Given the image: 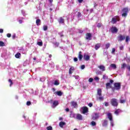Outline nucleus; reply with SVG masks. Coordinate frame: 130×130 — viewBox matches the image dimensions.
<instances>
[{
    "instance_id": "nucleus-1",
    "label": "nucleus",
    "mask_w": 130,
    "mask_h": 130,
    "mask_svg": "<svg viewBox=\"0 0 130 130\" xmlns=\"http://www.w3.org/2000/svg\"><path fill=\"white\" fill-rule=\"evenodd\" d=\"M122 17H124V18H126V17L127 16V14H128V8L127 7H125V8H123L122 9Z\"/></svg>"
},
{
    "instance_id": "nucleus-2",
    "label": "nucleus",
    "mask_w": 130,
    "mask_h": 130,
    "mask_svg": "<svg viewBox=\"0 0 130 130\" xmlns=\"http://www.w3.org/2000/svg\"><path fill=\"white\" fill-rule=\"evenodd\" d=\"M111 104L114 107L118 106V103H117V100L116 99H112L111 100Z\"/></svg>"
},
{
    "instance_id": "nucleus-3",
    "label": "nucleus",
    "mask_w": 130,
    "mask_h": 130,
    "mask_svg": "<svg viewBox=\"0 0 130 130\" xmlns=\"http://www.w3.org/2000/svg\"><path fill=\"white\" fill-rule=\"evenodd\" d=\"M120 20L119 19V16H115V17H113L112 18V20L111 21V23H112V24H115V23H116V22L119 21Z\"/></svg>"
},
{
    "instance_id": "nucleus-4",
    "label": "nucleus",
    "mask_w": 130,
    "mask_h": 130,
    "mask_svg": "<svg viewBox=\"0 0 130 130\" xmlns=\"http://www.w3.org/2000/svg\"><path fill=\"white\" fill-rule=\"evenodd\" d=\"M114 86L115 90H120V88H121V84H120V83L116 82L114 84Z\"/></svg>"
},
{
    "instance_id": "nucleus-5",
    "label": "nucleus",
    "mask_w": 130,
    "mask_h": 130,
    "mask_svg": "<svg viewBox=\"0 0 130 130\" xmlns=\"http://www.w3.org/2000/svg\"><path fill=\"white\" fill-rule=\"evenodd\" d=\"M110 31L111 33H112L113 34H114L118 32V29H117V27L115 26H112L110 29Z\"/></svg>"
},
{
    "instance_id": "nucleus-6",
    "label": "nucleus",
    "mask_w": 130,
    "mask_h": 130,
    "mask_svg": "<svg viewBox=\"0 0 130 130\" xmlns=\"http://www.w3.org/2000/svg\"><path fill=\"white\" fill-rule=\"evenodd\" d=\"M70 104L73 108L77 109L78 107V103H77V102L72 101L71 102Z\"/></svg>"
},
{
    "instance_id": "nucleus-7",
    "label": "nucleus",
    "mask_w": 130,
    "mask_h": 130,
    "mask_svg": "<svg viewBox=\"0 0 130 130\" xmlns=\"http://www.w3.org/2000/svg\"><path fill=\"white\" fill-rule=\"evenodd\" d=\"M81 109L82 110L83 114H86V113H88V112H89V109L87 107H83L81 108Z\"/></svg>"
},
{
    "instance_id": "nucleus-8",
    "label": "nucleus",
    "mask_w": 130,
    "mask_h": 130,
    "mask_svg": "<svg viewBox=\"0 0 130 130\" xmlns=\"http://www.w3.org/2000/svg\"><path fill=\"white\" fill-rule=\"evenodd\" d=\"M125 40V36L124 35H119L118 36V41H123V40Z\"/></svg>"
},
{
    "instance_id": "nucleus-9",
    "label": "nucleus",
    "mask_w": 130,
    "mask_h": 130,
    "mask_svg": "<svg viewBox=\"0 0 130 130\" xmlns=\"http://www.w3.org/2000/svg\"><path fill=\"white\" fill-rule=\"evenodd\" d=\"M85 35H86V37H85L86 40H92V34H91V33L87 32Z\"/></svg>"
},
{
    "instance_id": "nucleus-10",
    "label": "nucleus",
    "mask_w": 130,
    "mask_h": 130,
    "mask_svg": "<svg viewBox=\"0 0 130 130\" xmlns=\"http://www.w3.org/2000/svg\"><path fill=\"white\" fill-rule=\"evenodd\" d=\"M99 118V113H95L92 117V119L93 120H97Z\"/></svg>"
},
{
    "instance_id": "nucleus-11",
    "label": "nucleus",
    "mask_w": 130,
    "mask_h": 130,
    "mask_svg": "<svg viewBox=\"0 0 130 130\" xmlns=\"http://www.w3.org/2000/svg\"><path fill=\"white\" fill-rule=\"evenodd\" d=\"M76 119L78 120H83V116L80 114H77L76 115Z\"/></svg>"
},
{
    "instance_id": "nucleus-12",
    "label": "nucleus",
    "mask_w": 130,
    "mask_h": 130,
    "mask_svg": "<svg viewBox=\"0 0 130 130\" xmlns=\"http://www.w3.org/2000/svg\"><path fill=\"white\" fill-rule=\"evenodd\" d=\"M108 124V120L105 119L103 121L102 125L103 126H107Z\"/></svg>"
},
{
    "instance_id": "nucleus-13",
    "label": "nucleus",
    "mask_w": 130,
    "mask_h": 130,
    "mask_svg": "<svg viewBox=\"0 0 130 130\" xmlns=\"http://www.w3.org/2000/svg\"><path fill=\"white\" fill-rule=\"evenodd\" d=\"M58 22L59 23V24H63V23H64V19H63L62 17H60L58 19Z\"/></svg>"
},
{
    "instance_id": "nucleus-14",
    "label": "nucleus",
    "mask_w": 130,
    "mask_h": 130,
    "mask_svg": "<svg viewBox=\"0 0 130 130\" xmlns=\"http://www.w3.org/2000/svg\"><path fill=\"white\" fill-rule=\"evenodd\" d=\"M100 47H101V43H98L94 46V48L95 50H98V49H99Z\"/></svg>"
},
{
    "instance_id": "nucleus-15",
    "label": "nucleus",
    "mask_w": 130,
    "mask_h": 130,
    "mask_svg": "<svg viewBox=\"0 0 130 130\" xmlns=\"http://www.w3.org/2000/svg\"><path fill=\"white\" fill-rule=\"evenodd\" d=\"M83 58L84 59V60H90V56H89L88 55H86V54H84L83 56Z\"/></svg>"
},
{
    "instance_id": "nucleus-16",
    "label": "nucleus",
    "mask_w": 130,
    "mask_h": 130,
    "mask_svg": "<svg viewBox=\"0 0 130 130\" xmlns=\"http://www.w3.org/2000/svg\"><path fill=\"white\" fill-rule=\"evenodd\" d=\"M98 68L102 72H105V66H104L103 65H100V66H98Z\"/></svg>"
},
{
    "instance_id": "nucleus-17",
    "label": "nucleus",
    "mask_w": 130,
    "mask_h": 130,
    "mask_svg": "<svg viewBox=\"0 0 130 130\" xmlns=\"http://www.w3.org/2000/svg\"><path fill=\"white\" fill-rule=\"evenodd\" d=\"M78 58H79V60H80V61L82 60V59H83V55L82 54V51L79 52Z\"/></svg>"
},
{
    "instance_id": "nucleus-18",
    "label": "nucleus",
    "mask_w": 130,
    "mask_h": 130,
    "mask_svg": "<svg viewBox=\"0 0 130 130\" xmlns=\"http://www.w3.org/2000/svg\"><path fill=\"white\" fill-rule=\"evenodd\" d=\"M106 88L107 90H108V89H110V88H111V83L110 82L107 83L106 84Z\"/></svg>"
},
{
    "instance_id": "nucleus-19",
    "label": "nucleus",
    "mask_w": 130,
    "mask_h": 130,
    "mask_svg": "<svg viewBox=\"0 0 130 130\" xmlns=\"http://www.w3.org/2000/svg\"><path fill=\"white\" fill-rule=\"evenodd\" d=\"M66 122H63V121H60L59 123V125L60 127H61V128H62V127H63V126L66 125Z\"/></svg>"
},
{
    "instance_id": "nucleus-20",
    "label": "nucleus",
    "mask_w": 130,
    "mask_h": 130,
    "mask_svg": "<svg viewBox=\"0 0 130 130\" xmlns=\"http://www.w3.org/2000/svg\"><path fill=\"white\" fill-rule=\"evenodd\" d=\"M107 116H108V118L109 119V120H110V121H112L113 119H112V115L111 114V113H108Z\"/></svg>"
},
{
    "instance_id": "nucleus-21",
    "label": "nucleus",
    "mask_w": 130,
    "mask_h": 130,
    "mask_svg": "<svg viewBox=\"0 0 130 130\" xmlns=\"http://www.w3.org/2000/svg\"><path fill=\"white\" fill-rule=\"evenodd\" d=\"M120 112H121V110L118 109H116L115 111L114 112V113L115 114H116V115H118L119 113H120Z\"/></svg>"
},
{
    "instance_id": "nucleus-22",
    "label": "nucleus",
    "mask_w": 130,
    "mask_h": 130,
    "mask_svg": "<svg viewBox=\"0 0 130 130\" xmlns=\"http://www.w3.org/2000/svg\"><path fill=\"white\" fill-rule=\"evenodd\" d=\"M58 105V101H54L53 102V107H56Z\"/></svg>"
},
{
    "instance_id": "nucleus-23",
    "label": "nucleus",
    "mask_w": 130,
    "mask_h": 130,
    "mask_svg": "<svg viewBox=\"0 0 130 130\" xmlns=\"http://www.w3.org/2000/svg\"><path fill=\"white\" fill-rule=\"evenodd\" d=\"M75 70V67H71L70 69H69V74L71 75V74L74 72Z\"/></svg>"
},
{
    "instance_id": "nucleus-24",
    "label": "nucleus",
    "mask_w": 130,
    "mask_h": 130,
    "mask_svg": "<svg viewBox=\"0 0 130 130\" xmlns=\"http://www.w3.org/2000/svg\"><path fill=\"white\" fill-rule=\"evenodd\" d=\"M98 95H99V96L102 95V90L100 88L98 89Z\"/></svg>"
},
{
    "instance_id": "nucleus-25",
    "label": "nucleus",
    "mask_w": 130,
    "mask_h": 130,
    "mask_svg": "<svg viewBox=\"0 0 130 130\" xmlns=\"http://www.w3.org/2000/svg\"><path fill=\"white\" fill-rule=\"evenodd\" d=\"M110 67L111 68H112V69H114V70H116V68H117L116 64L114 63H112L110 64Z\"/></svg>"
},
{
    "instance_id": "nucleus-26",
    "label": "nucleus",
    "mask_w": 130,
    "mask_h": 130,
    "mask_svg": "<svg viewBox=\"0 0 130 130\" xmlns=\"http://www.w3.org/2000/svg\"><path fill=\"white\" fill-rule=\"evenodd\" d=\"M125 68H126V63H123V64H121V70H124Z\"/></svg>"
},
{
    "instance_id": "nucleus-27",
    "label": "nucleus",
    "mask_w": 130,
    "mask_h": 130,
    "mask_svg": "<svg viewBox=\"0 0 130 130\" xmlns=\"http://www.w3.org/2000/svg\"><path fill=\"white\" fill-rule=\"evenodd\" d=\"M40 22H41V20L40 19H38L36 21V23L37 26L40 25Z\"/></svg>"
},
{
    "instance_id": "nucleus-28",
    "label": "nucleus",
    "mask_w": 130,
    "mask_h": 130,
    "mask_svg": "<svg viewBox=\"0 0 130 130\" xmlns=\"http://www.w3.org/2000/svg\"><path fill=\"white\" fill-rule=\"evenodd\" d=\"M56 94L58 95V96H62V92L61 91H58L56 92Z\"/></svg>"
},
{
    "instance_id": "nucleus-29",
    "label": "nucleus",
    "mask_w": 130,
    "mask_h": 130,
    "mask_svg": "<svg viewBox=\"0 0 130 130\" xmlns=\"http://www.w3.org/2000/svg\"><path fill=\"white\" fill-rule=\"evenodd\" d=\"M20 56H21V53H20L19 52L15 54L16 58H20Z\"/></svg>"
},
{
    "instance_id": "nucleus-30",
    "label": "nucleus",
    "mask_w": 130,
    "mask_h": 130,
    "mask_svg": "<svg viewBox=\"0 0 130 130\" xmlns=\"http://www.w3.org/2000/svg\"><path fill=\"white\" fill-rule=\"evenodd\" d=\"M106 49H108L109 47H110V43H108L105 45Z\"/></svg>"
},
{
    "instance_id": "nucleus-31",
    "label": "nucleus",
    "mask_w": 130,
    "mask_h": 130,
    "mask_svg": "<svg viewBox=\"0 0 130 130\" xmlns=\"http://www.w3.org/2000/svg\"><path fill=\"white\" fill-rule=\"evenodd\" d=\"M90 124L92 126H95V125H96V122L92 121L91 122Z\"/></svg>"
},
{
    "instance_id": "nucleus-32",
    "label": "nucleus",
    "mask_w": 130,
    "mask_h": 130,
    "mask_svg": "<svg viewBox=\"0 0 130 130\" xmlns=\"http://www.w3.org/2000/svg\"><path fill=\"white\" fill-rule=\"evenodd\" d=\"M37 44L39 46H42L43 45V43L42 42H38Z\"/></svg>"
},
{
    "instance_id": "nucleus-33",
    "label": "nucleus",
    "mask_w": 130,
    "mask_h": 130,
    "mask_svg": "<svg viewBox=\"0 0 130 130\" xmlns=\"http://www.w3.org/2000/svg\"><path fill=\"white\" fill-rule=\"evenodd\" d=\"M99 99L100 101H103L104 100V98L102 96H100Z\"/></svg>"
},
{
    "instance_id": "nucleus-34",
    "label": "nucleus",
    "mask_w": 130,
    "mask_h": 130,
    "mask_svg": "<svg viewBox=\"0 0 130 130\" xmlns=\"http://www.w3.org/2000/svg\"><path fill=\"white\" fill-rule=\"evenodd\" d=\"M54 85H55V86H58V85H59V83L58 82V81H57V80H55L54 83Z\"/></svg>"
},
{
    "instance_id": "nucleus-35",
    "label": "nucleus",
    "mask_w": 130,
    "mask_h": 130,
    "mask_svg": "<svg viewBox=\"0 0 130 130\" xmlns=\"http://www.w3.org/2000/svg\"><path fill=\"white\" fill-rule=\"evenodd\" d=\"M125 39V42H127L128 41H129L130 40L129 37L126 36Z\"/></svg>"
},
{
    "instance_id": "nucleus-36",
    "label": "nucleus",
    "mask_w": 130,
    "mask_h": 130,
    "mask_svg": "<svg viewBox=\"0 0 130 130\" xmlns=\"http://www.w3.org/2000/svg\"><path fill=\"white\" fill-rule=\"evenodd\" d=\"M44 31H47L48 29V27L47 25H45L43 26Z\"/></svg>"
},
{
    "instance_id": "nucleus-37",
    "label": "nucleus",
    "mask_w": 130,
    "mask_h": 130,
    "mask_svg": "<svg viewBox=\"0 0 130 130\" xmlns=\"http://www.w3.org/2000/svg\"><path fill=\"white\" fill-rule=\"evenodd\" d=\"M8 82H9V83H10V87H12V85H13V84H14V83H13V81H12L11 79H9Z\"/></svg>"
},
{
    "instance_id": "nucleus-38",
    "label": "nucleus",
    "mask_w": 130,
    "mask_h": 130,
    "mask_svg": "<svg viewBox=\"0 0 130 130\" xmlns=\"http://www.w3.org/2000/svg\"><path fill=\"white\" fill-rule=\"evenodd\" d=\"M0 46H5V43L3 41H0Z\"/></svg>"
},
{
    "instance_id": "nucleus-39",
    "label": "nucleus",
    "mask_w": 130,
    "mask_h": 130,
    "mask_svg": "<svg viewBox=\"0 0 130 130\" xmlns=\"http://www.w3.org/2000/svg\"><path fill=\"white\" fill-rule=\"evenodd\" d=\"M125 101H126V100H120V103H125Z\"/></svg>"
},
{
    "instance_id": "nucleus-40",
    "label": "nucleus",
    "mask_w": 130,
    "mask_h": 130,
    "mask_svg": "<svg viewBox=\"0 0 130 130\" xmlns=\"http://www.w3.org/2000/svg\"><path fill=\"white\" fill-rule=\"evenodd\" d=\"M82 16V14L81 13V12H78V14H77V17L78 18H80V17Z\"/></svg>"
},
{
    "instance_id": "nucleus-41",
    "label": "nucleus",
    "mask_w": 130,
    "mask_h": 130,
    "mask_svg": "<svg viewBox=\"0 0 130 130\" xmlns=\"http://www.w3.org/2000/svg\"><path fill=\"white\" fill-rule=\"evenodd\" d=\"M63 33V31H62L61 32H59L58 34L59 35H60V37H63V36H64V35H62Z\"/></svg>"
},
{
    "instance_id": "nucleus-42",
    "label": "nucleus",
    "mask_w": 130,
    "mask_h": 130,
    "mask_svg": "<svg viewBox=\"0 0 130 130\" xmlns=\"http://www.w3.org/2000/svg\"><path fill=\"white\" fill-rule=\"evenodd\" d=\"M47 130H52V126H49L47 127Z\"/></svg>"
},
{
    "instance_id": "nucleus-43",
    "label": "nucleus",
    "mask_w": 130,
    "mask_h": 130,
    "mask_svg": "<svg viewBox=\"0 0 130 130\" xmlns=\"http://www.w3.org/2000/svg\"><path fill=\"white\" fill-rule=\"evenodd\" d=\"M103 79L106 80V79H108V77L106 76V75L105 74L103 76Z\"/></svg>"
},
{
    "instance_id": "nucleus-44",
    "label": "nucleus",
    "mask_w": 130,
    "mask_h": 130,
    "mask_svg": "<svg viewBox=\"0 0 130 130\" xmlns=\"http://www.w3.org/2000/svg\"><path fill=\"white\" fill-rule=\"evenodd\" d=\"M26 105H27V106H30V105H31V102H30V101L27 102Z\"/></svg>"
},
{
    "instance_id": "nucleus-45",
    "label": "nucleus",
    "mask_w": 130,
    "mask_h": 130,
    "mask_svg": "<svg viewBox=\"0 0 130 130\" xmlns=\"http://www.w3.org/2000/svg\"><path fill=\"white\" fill-rule=\"evenodd\" d=\"M102 26V24L101 23H98L97 25V27L98 28H100Z\"/></svg>"
},
{
    "instance_id": "nucleus-46",
    "label": "nucleus",
    "mask_w": 130,
    "mask_h": 130,
    "mask_svg": "<svg viewBox=\"0 0 130 130\" xmlns=\"http://www.w3.org/2000/svg\"><path fill=\"white\" fill-rule=\"evenodd\" d=\"M88 81L89 82V83H92V82H93V78H90L89 79Z\"/></svg>"
},
{
    "instance_id": "nucleus-47",
    "label": "nucleus",
    "mask_w": 130,
    "mask_h": 130,
    "mask_svg": "<svg viewBox=\"0 0 130 130\" xmlns=\"http://www.w3.org/2000/svg\"><path fill=\"white\" fill-rule=\"evenodd\" d=\"M94 80H95V81H98V82L99 81V77H95L94 78Z\"/></svg>"
},
{
    "instance_id": "nucleus-48",
    "label": "nucleus",
    "mask_w": 130,
    "mask_h": 130,
    "mask_svg": "<svg viewBox=\"0 0 130 130\" xmlns=\"http://www.w3.org/2000/svg\"><path fill=\"white\" fill-rule=\"evenodd\" d=\"M11 36H12V35H11V34H7V37L8 38H11Z\"/></svg>"
},
{
    "instance_id": "nucleus-49",
    "label": "nucleus",
    "mask_w": 130,
    "mask_h": 130,
    "mask_svg": "<svg viewBox=\"0 0 130 130\" xmlns=\"http://www.w3.org/2000/svg\"><path fill=\"white\" fill-rule=\"evenodd\" d=\"M120 50H123V46H120L119 47Z\"/></svg>"
},
{
    "instance_id": "nucleus-50",
    "label": "nucleus",
    "mask_w": 130,
    "mask_h": 130,
    "mask_svg": "<svg viewBox=\"0 0 130 130\" xmlns=\"http://www.w3.org/2000/svg\"><path fill=\"white\" fill-rule=\"evenodd\" d=\"M109 104L108 102H105V106L107 107L109 106Z\"/></svg>"
},
{
    "instance_id": "nucleus-51",
    "label": "nucleus",
    "mask_w": 130,
    "mask_h": 130,
    "mask_svg": "<svg viewBox=\"0 0 130 130\" xmlns=\"http://www.w3.org/2000/svg\"><path fill=\"white\" fill-rule=\"evenodd\" d=\"M88 106L89 107H92V106H93V104H92V103H90L89 104H88Z\"/></svg>"
},
{
    "instance_id": "nucleus-52",
    "label": "nucleus",
    "mask_w": 130,
    "mask_h": 130,
    "mask_svg": "<svg viewBox=\"0 0 130 130\" xmlns=\"http://www.w3.org/2000/svg\"><path fill=\"white\" fill-rule=\"evenodd\" d=\"M81 70H84V69H85V65H82L81 66Z\"/></svg>"
},
{
    "instance_id": "nucleus-53",
    "label": "nucleus",
    "mask_w": 130,
    "mask_h": 130,
    "mask_svg": "<svg viewBox=\"0 0 130 130\" xmlns=\"http://www.w3.org/2000/svg\"><path fill=\"white\" fill-rule=\"evenodd\" d=\"M15 38H16V34H14L12 36V39H15Z\"/></svg>"
},
{
    "instance_id": "nucleus-54",
    "label": "nucleus",
    "mask_w": 130,
    "mask_h": 130,
    "mask_svg": "<svg viewBox=\"0 0 130 130\" xmlns=\"http://www.w3.org/2000/svg\"><path fill=\"white\" fill-rule=\"evenodd\" d=\"M114 52H115V49L113 48L112 50V53H114Z\"/></svg>"
},
{
    "instance_id": "nucleus-55",
    "label": "nucleus",
    "mask_w": 130,
    "mask_h": 130,
    "mask_svg": "<svg viewBox=\"0 0 130 130\" xmlns=\"http://www.w3.org/2000/svg\"><path fill=\"white\" fill-rule=\"evenodd\" d=\"M65 110L67 112H69V111H70V109H69V108H67L65 109Z\"/></svg>"
},
{
    "instance_id": "nucleus-56",
    "label": "nucleus",
    "mask_w": 130,
    "mask_h": 130,
    "mask_svg": "<svg viewBox=\"0 0 130 130\" xmlns=\"http://www.w3.org/2000/svg\"><path fill=\"white\" fill-rule=\"evenodd\" d=\"M74 61H78V58H77V57H75L74 58Z\"/></svg>"
},
{
    "instance_id": "nucleus-57",
    "label": "nucleus",
    "mask_w": 130,
    "mask_h": 130,
    "mask_svg": "<svg viewBox=\"0 0 130 130\" xmlns=\"http://www.w3.org/2000/svg\"><path fill=\"white\" fill-rule=\"evenodd\" d=\"M0 33H4V29L0 28Z\"/></svg>"
},
{
    "instance_id": "nucleus-58",
    "label": "nucleus",
    "mask_w": 130,
    "mask_h": 130,
    "mask_svg": "<svg viewBox=\"0 0 130 130\" xmlns=\"http://www.w3.org/2000/svg\"><path fill=\"white\" fill-rule=\"evenodd\" d=\"M19 24H22V23H23V20H19Z\"/></svg>"
},
{
    "instance_id": "nucleus-59",
    "label": "nucleus",
    "mask_w": 130,
    "mask_h": 130,
    "mask_svg": "<svg viewBox=\"0 0 130 130\" xmlns=\"http://www.w3.org/2000/svg\"><path fill=\"white\" fill-rule=\"evenodd\" d=\"M79 33L82 34V33H83V32H84V31H83L82 30L79 29Z\"/></svg>"
},
{
    "instance_id": "nucleus-60",
    "label": "nucleus",
    "mask_w": 130,
    "mask_h": 130,
    "mask_svg": "<svg viewBox=\"0 0 130 130\" xmlns=\"http://www.w3.org/2000/svg\"><path fill=\"white\" fill-rule=\"evenodd\" d=\"M114 82V81H113V80H111L110 81V83L111 84H113V83Z\"/></svg>"
},
{
    "instance_id": "nucleus-61",
    "label": "nucleus",
    "mask_w": 130,
    "mask_h": 130,
    "mask_svg": "<svg viewBox=\"0 0 130 130\" xmlns=\"http://www.w3.org/2000/svg\"><path fill=\"white\" fill-rule=\"evenodd\" d=\"M78 2L81 4L82 3H83V0H78Z\"/></svg>"
},
{
    "instance_id": "nucleus-62",
    "label": "nucleus",
    "mask_w": 130,
    "mask_h": 130,
    "mask_svg": "<svg viewBox=\"0 0 130 130\" xmlns=\"http://www.w3.org/2000/svg\"><path fill=\"white\" fill-rule=\"evenodd\" d=\"M50 4H52L53 0H49Z\"/></svg>"
},
{
    "instance_id": "nucleus-63",
    "label": "nucleus",
    "mask_w": 130,
    "mask_h": 130,
    "mask_svg": "<svg viewBox=\"0 0 130 130\" xmlns=\"http://www.w3.org/2000/svg\"><path fill=\"white\" fill-rule=\"evenodd\" d=\"M55 45H56L57 47H58V45H59V43H55Z\"/></svg>"
},
{
    "instance_id": "nucleus-64",
    "label": "nucleus",
    "mask_w": 130,
    "mask_h": 130,
    "mask_svg": "<svg viewBox=\"0 0 130 130\" xmlns=\"http://www.w3.org/2000/svg\"><path fill=\"white\" fill-rule=\"evenodd\" d=\"M127 70H128L129 72H130V66L127 67Z\"/></svg>"
}]
</instances>
